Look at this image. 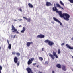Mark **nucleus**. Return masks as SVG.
<instances>
[{"label": "nucleus", "mask_w": 73, "mask_h": 73, "mask_svg": "<svg viewBox=\"0 0 73 73\" xmlns=\"http://www.w3.org/2000/svg\"><path fill=\"white\" fill-rule=\"evenodd\" d=\"M54 7L52 8V9L53 11H56V13H58L60 16L61 17H63V19L65 20H67L68 21L69 20V18H70V15L69 14L67 13H63L62 14V12L61 11H59L57 8V7H56V5H54Z\"/></svg>", "instance_id": "nucleus-1"}, {"label": "nucleus", "mask_w": 73, "mask_h": 73, "mask_svg": "<svg viewBox=\"0 0 73 73\" xmlns=\"http://www.w3.org/2000/svg\"><path fill=\"white\" fill-rule=\"evenodd\" d=\"M53 55L49 53V56L51 57V58H52V60H54V58H55L54 56L57 58H58V57L57 55V54H56V52H55L53 51Z\"/></svg>", "instance_id": "nucleus-2"}, {"label": "nucleus", "mask_w": 73, "mask_h": 73, "mask_svg": "<svg viewBox=\"0 0 73 73\" xmlns=\"http://www.w3.org/2000/svg\"><path fill=\"white\" fill-rule=\"evenodd\" d=\"M12 29L11 30H12V32H16L17 33H18V34H19V32L17 31V30L16 29L14 26L12 25Z\"/></svg>", "instance_id": "nucleus-3"}, {"label": "nucleus", "mask_w": 73, "mask_h": 73, "mask_svg": "<svg viewBox=\"0 0 73 73\" xmlns=\"http://www.w3.org/2000/svg\"><path fill=\"white\" fill-rule=\"evenodd\" d=\"M34 60V58H31L27 62V64H28V65H30V64H32V61H33Z\"/></svg>", "instance_id": "nucleus-4"}, {"label": "nucleus", "mask_w": 73, "mask_h": 73, "mask_svg": "<svg viewBox=\"0 0 73 73\" xmlns=\"http://www.w3.org/2000/svg\"><path fill=\"white\" fill-rule=\"evenodd\" d=\"M53 19L54 20V21H56V22H58V23H59L60 25H62V23H61L60 22V21L58 20L55 17H53Z\"/></svg>", "instance_id": "nucleus-5"}, {"label": "nucleus", "mask_w": 73, "mask_h": 73, "mask_svg": "<svg viewBox=\"0 0 73 73\" xmlns=\"http://www.w3.org/2000/svg\"><path fill=\"white\" fill-rule=\"evenodd\" d=\"M26 70L27 71L28 73H33V72L32 71V70L29 67H28L26 68Z\"/></svg>", "instance_id": "nucleus-6"}, {"label": "nucleus", "mask_w": 73, "mask_h": 73, "mask_svg": "<svg viewBox=\"0 0 73 73\" xmlns=\"http://www.w3.org/2000/svg\"><path fill=\"white\" fill-rule=\"evenodd\" d=\"M44 37H45V35L42 34H40V35H38L37 36V38H44Z\"/></svg>", "instance_id": "nucleus-7"}, {"label": "nucleus", "mask_w": 73, "mask_h": 73, "mask_svg": "<svg viewBox=\"0 0 73 73\" xmlns=\"http://www.w3.org/2000/svg\"><path fill=\"white\" fill-rule=\"evenodd\" d=\"M14 61L15 64L17 63L18 61V58L17 57L15 56L14 58Z\"/></svg>", "instance_id": "nucleus-8"}, {"label": "nucleus", "mask_w": 73, "mask_h": 73, "mask_svg": "<svg viewBox=\"0 0 73 73\" xmlns=\"http://www.w3.org/2000/svg\"><path fill=\"white\" fill-rule=\"evenodd\" d=\"M66 66H65L64 65H62V69L63 70H64V71H66Z\"/></svg>", "instance_id": "nucleus-9"}, {"label": "nucleus", "mask_w": 73, "mask_h": 73, "mask_svg": "<svg viewBox=\"0 0 73 73\" xmlns=\"http://www.w3.org/2000/svg\"><path fill=\"white\" fill-rule=\"evenodd\" d=\"M66 46L68 48H69V49H73V47H70V46L68 44H66Z\"/></svg>", "instance_id": "nucleus-10"}, {"label": "nucleus", "mask_w": 73, "mask_h": 73, "mask_svg": "<svg viewBox=\"0 0 73 73\" xmlns=\"http://www.w3.org/2000/svg\"><path fill=\"white\" fill-rule=\"evenodd\" d=\"M48 45L50 46H52L54 45V42L53 41H50L48 43Z\"/></svg>", "instance_id": "nucleus-11"}, {"label": "nucleus", "mask_w": 73, "mask_h": 73, "mask_svg": "<svg viewBox=\"0 0 73 73\" xmlns=\"http://www.w3.org/2000/svg\"><path fill=\"white\" fill-rule=\"evenodd\" d=\"M56 5L57 7H58V8H61V9H62L63 10H64V8L63 7H61V6L60 5V4L57 3L56 4Z\"/></svg>", "instance_id": "nucleus-12"}, {"label": "nucleus", "mask_w": 73, "mask_h": 73, "mask_svg": "<svg viewBox=\"0 0 73 73\" xmlns=\"http://www.w3.org/2000/svg\"><path fill=\"white\" fill-rule=\"evenodd\" d=\"M23 17V19H25L26 20H27L28 22H31V18H29L27 19L26 17Z\"/></svg>", "instance_id": "nucleus-13"}, {"label": "nucleus", "mask_w": 73, "mask_h": 73, "mask_svg": "<svg viewBox=\"0 0 73 73\" xmlns=\"http://www.w3.org/2000/svg\"><path fill=\"white\" fill-rule=\"evenodd\" d=\"M25 30H26V29H25V27H23L22 28V30L21 31V33H24V31H25Z\"/></svg>", "instance_id": "nucleus-14"}, {"label": "nucleus", "mask_w": 73, "mask_h": 73, "mask_svg": "<svg viewBox=\"0 0 73 73\" xmlns=\"http://www.w3.org/2000/svg\"><path fill=\"white\" fill-rule=\"evenodd\" d=\"M46 6H52V4H51V3H50V2H46Z\"/></svg>", "instance_id": "nucleus-15"}, {"label": "nucleus", "mask_w": 73, "mask_h": 73, "mask_svg": "<svg viewBox=\"0 0 73 73\" xmlns=\"http://www.w3.org/2000/svg\"><path fill=\"white\" fill-rule=\"evenodd\" d=\"M56 66L58 68L61 69V65L60 64H58L56 65Z\"/></svg>", "instance_id": "nucleus-16"}, {"label": "nucleus", "mask_w": 73, "mask_h": 73, "mask_svg": "<svg viewBox=\"0 0 73 73\" xmlns=\"http://www.w3.org/2000/svg\"><path fill=\"white\" fill-rule=\"evenodd\" d=\"M28 5L29 7H30V8H32L33 7V6L32 5V4H31L30 3H29Z\"/></svg>", "instance_id": "nucleus-17"}, {"label": "nucleus", "mask_w": 73, "mask_h": 73, "mask_svg": "<svg viewBox=\"0 0 73 73\" xmlns=\"http://www.w3.org/2000/svg\"><path fill=\"white\" fill-rule=\"evenodd\" d=\"M31 42H27V47H29L30 46V45H31Z\"/></svg>", "instance_id": "nucleus-18"}, {"label": "nucleus", "mask_w": 73, "mask_h": 73, "mask_svg": "<svg viewBox=\"0 0 73 73\" xmlns=\"http://www.w3.org/2000/svg\"><path fill=\"white\" fill-rule=\"evenodd\" d=\"M9 46H8V48L9 49H11V46H12L11 45V44H9Z\"/></svg>", "instance_id": "nucleus-19"}, {"label": "nucleus", "mask_w": 73, "mask_h": 73, "mask_svg": "<svg viewBox=\"0 0 73 73\" xmlns=\"http://www.w3.org/2000/svg\"><path fill=\"white\" fill-rule=\"evenodd\" d=\"M50 41H49V40L47 39V40H45L44 41L45 42V43H48V44H49V42Z\"/></svg>", "instance_id": "nucleus-20"}, {"label": "nucleus", "mask_w": 73, "mask_h": 73, "mask_svg": "<svg viewBox=\"0 0 73 73\" xmlns=\"http://www.w3.org/2000/svg\"><path fill=\"white\" fill-rule=\"evenodd\" d=\"M39 60L41 61H43V58L42 57H39Z\"/></svg>", "instance_id": "nucleus-21"}, {"label": "nucleus", "mask_w": 73, "mask_h": 73, "mask_svg": "<svg viewBox=\"0 0 73 73\" xmlns=\"http://www.w3.org/2000/svg\"><path fill=\"white\" fill-rule=\"evenodd\" d=\"M3 69V67L1 66H0V73H1V70H2V69Z\"/></svg>", "instance_id": "nucleus-22"}, {"label": "nucleus", "mask_w": 73, "mask_h": 73, "mask_svg": "<svg viewBox=\"0 0 73 73\" xmlns=\"http://www.w3.org/2000/svg\"><path fill=\"white\" fill-rule=\"evenodd\" d=\"M61 53V51H60V49H58V54H60Z\"/></svg>", "instance_id": "nucleus-23"}, {"label": "nucleus", "mask_w": 73, "mask_h": 73, "mask_svg": "<svg viewBox=\"0 0 73 73\" xmlns=\"http://www.w3.org/2000/svg\"><path fill=\"white\" fill-rule=\"evenodd\" d=\"M60 3L61 4V5H62L64 6V3H63L61 1H60Z\"/></svg>", "instance_id": "nucleus-24"}, {"label": "nucleus", "mask_w": 73, "mask_h": 73, "mask_svg": "<svg viewBox=\"0 0 73 73\" xmlns=\"http://www.w3.org/2000/svg\"><path fill=\"white\" fill-rule=\"evenodd\" d=\"M16 54L18 57H19V56H20V54L19 53H16Z\"/></svg>", "instance_id": "nucleus-25"}, {"label": "nucleus", "mask_w": 73, "mask_h": 73, "mask_svg": "<svg viewBox=\"0 0 73 73\" xmlns=\"http://www.w3.org/2000/svg\"><path fill=\"white\" fill-rule=\"evenodd\" d=\"M71 3H73V0H68Z\"/></svg>", "instance_id": "nucleus-26"}, {"label": "nucleus", "mask_w": 73, "mask_h": 73, "mask_svg": "<svg viewBox=\"0 0 73 73\" xmlns=\"http://www.w3.org/2000/svg\"><path fill=\"white\" fill-rule=\"evenodd\" d=\"M12 54H14V55H15V54H16V52H15V51L12 52Z\"/></svg>", "instance_id": "nucleus-27"}, {"label": "nucleus", "mask_w": 73, "mask_h": 73, "mask_svg": "<svg viewBox=\"0 0 73 73\" xmlns=\"http://www.w3.org/2000/svg\"><path fill=\"white\" fill-rule=\"evenodd\" d=\"M17 66H19V65H20V62H18L17 63Z\"/></svg>", "instance_id": "nucleus-28"}, {"label": "nucleus", "mask_w": 73, "mask_h": 73, "mask_svg": "<svg viewBox=\"0 0 73 73\" xmlns=\"http://www.w3.org/2000/svg\"><path fill=\"white\" fill-rule=\"evenodd\" d=\"M45 64H48V61H46L45 62Z\"/></svg>", "instance_id": "nucleus-29"}, {"label": "nucleus", "mask_w": 73, "mask_h": 73, "mask_svg": "<svg viewBox=\"0 0 73 73\" xmlns=\"http://www.w3.org/2000/svg\"><path fill=\"white\" fill-rule=\"evenodd\" d=\"M19 10L21 12H22V9H21V8H20L19 9Z\"/></svg>", "instance_id": "nucleus-30"}, {"label": "nucleus", "mask_w": 73, "mask_h": 73, "mask_svg": "<svg viewBox=\"0 0 73 73\" xmlns=\"http://www.w3.org/2000/svg\"><path fill=\"white\" fill-rule=\"evenodd\" d=\"M36 64H37V63H33V65H34V66H35L36 65Z\"/></svg>", "instance_id": "nucleus-31"}, {"label": "nucleus", "mask_w": 73, "mask_h": 73, "mask_svg": "<svg viewBox=\"0 0 73 73\" xmlns=\"http://www.w3.org/2000/svg\"><path fill=\"white\" fill-rule=\"evenodd\" d=\"M64 43H62L61 44V46H63V45H64Z\"/></svg>", "instance_id": "nucleus-32"}, {"label": "nucleus", "mask_w": 73, "mask_h": 73, "mask_svg": "<svg viewBox=\"0 0 73 73\" xmlns=\"http://www.w3.org/2000/svg\"><path fill=\"white\" fill-rule=\"evenodd\" d=\"M7 43H8V44H9V41L8 40H7Z\"/></svg>", "instance_id": "nucleus-33"}, {"label": "nucleus", "mask_w": 73, "mask_h": 73, "mask_svg": "<svg viewBox=\"0 0 73 73\" xmlns=\"http://www.w3.org/2000/svg\"><path fill=\"white\" fill-rule=\"evenodd\" d=\"M13 38H16V35H15L14 36V37H13Z\"/></svg>", "instance_id": "nucleus-34"}, {"label": "nucleus", "mask_w": 73, "mask_h": 73, "mask_svg": "<svg viewBox=\"0 0 73 73\" xmlns=\"http://www.w3.org/2000/svg\"><path fill=\"white\" fill-rule=\"evenodd\" d=\"M14 21H17V20L16 19H14Z\"/></svg>", "instance_id": "nucleus-35"}, {"label": "nucleus", "mask_w": 73, "mask_h": 73, "mask_svg": "<svg viewBox=\"0 0 73 73\" xmlns=\"http://www.w3.org/2000/svg\"><path fill=\"white\" fill-rule=\"evenodd\" d=\"M52 73H54V71H52Z\"/></svg>", "instance_id": "nucleus-36"}, {"label": "nucleus", "mask_w": 73, "mask_h": 73, "mask_svg": "<svg viewBox=\"0 0 73 73\" xmlns=\"http://www.w3.org/2000/svg\"><path fill=\"white\" fill-rule=\"evenodd\" d=\"M71 40H72V41H73V37H72V38H71Z\"/></svg>", "instance_id": "nucleus-37"}, {"label": "nucleus", "mask_w": 73, "mask_h": 73, "mask_svg": "<svg viewBox=\"0 0 73 73\" xmlns=\"http://www.w3.org/2000/svg\"><path fill=\"white\" fill-rule=\"evenodd\" d=\"M42 51H44V48H43L42 49Z\"/></svg>", "instance_id": "nucleus-38"}, {"label": "nucleus", "mask_w": 73, "mask_h": 73, "mask_svg": "<svg viewBox=\"0 0 73 73\" xmlns=\"http://www.w3.org/2000/svg\"><path fill=\"white\" fill-rule=\"evenodd\" d=\"M21 27V25H20L19 26V27Z\"/></svg>", "instance_id": "nucleus-39"}, {"label": "nucleus", "mask_w": 73, "mask_h": 73, "mask_svg": "<svg viewBox=\"0 0 73 73\" xmlns=\"http://www.w3.org/2000/svg\"><path fill=\"white\" fill-rule=\"evenodd\" d=\"M39 65H38V66H37V67L38 68V66H39Z\"/></svg>", "instance_id": "nucleus-40"}, {"label": "nucleus", "mask_w": 73, "mask_h": 73, "mask_svg": "<svg viewBox=\"0 0 73 73\" xmlns=\"http://www.w3.org/2000/svg\"><path fill=\"white\" fill-rule=\"evenodd\" d=\"M19 20H20V21H21V20H22V19H21Z\"/></svg>", "instance_id": "nucleus-41"}, {"label": "nucleus", "mask_w": 73, "mask_h": 73, "mask_svg": "<svg viewBox=\"0 0 73 73\" xmlns=\"http://www.w3.org/2000/svg\"><path fill=\"white\" fill-rule=\"evenodd\" d=\"M31 44H33V42H31Z\"/></svg>", "instance_id": "nucleus-42"}, {"label": "nucleus", "mask_w": 73, "mask_h": 73, "mask_svg": "<svg viewBox=\"0 0 73 73\" xmlns=\"http://www.w3.org/2000/svg\"><path fill=\"white\" fill-rule=\"evenodd\" d=\"M1 49V47H0V49Z\"/></svg>", "instance_id": "nucleus-43"}]
</instances>
